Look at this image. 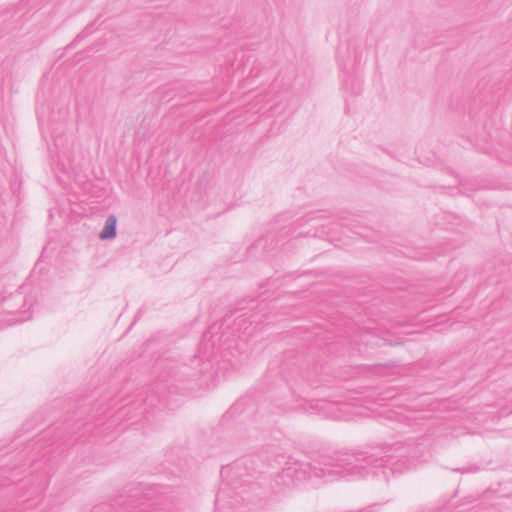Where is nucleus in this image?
<instances>
[{"label":"nucleus","mask_w":512,"mask_h":512,"mask_svg":"<svg viewBox=\"0 0 512 512\" xmlns=\"http://www.w3.org/2000/svg\"><path fill=\"white\" fill-rule=\"evenodd\" d=\"M354 452L350 458H332L330 462L325 463L324 468L313 467V474L316 477L340 478L347 475L361 474L365 470L357 462H366L375 466H383L388 461L390 455L383 449H372Z\"/></svg>","instance_id":"nucleus-1"},{"label":"nucleus","mask_w":512,"mask_h":512,"mask_svg":"<svg viewBox=\"0 0 512 512\" xmlns=\"http://www.w3.org/2000/svg\"><path fill=\"white\" fill-rule=\"evenodd\" d=\"M277 246V242L275 241V235L271 232L266 235L258 238L253 244H251L247 252L249 254L254 253H269L274 250Z\"/></svg>","instance_id":"nucleus-2"},{"label":"nucleus","mask_w":512,"mask_h":512,"mask_svg":"<svg viewBox=\"0 0 512 512\" xmlns=\"http://www.w3.org/2000/svg\"><path fill=\"white\" fill-rule=\"evenodd\" d=\"M122 504L124 508L121 512H160V509L154 503H140L134 499V496L127 498Z\"/></svg>","instance_id":"nucleus-3"},{"label":"nucleus","mask_w":512,"mask_h":512,"mask_svg":"<svg viewBox=\"0 0 512 512\" xmlns=\"http://www.w3.org/2000/svg\"><path fill=\"white\" fill-rule=\"evenodd\" d=\"M23 287L20 286L14 293H11L9 297L4 298V310L8 313H14L20 310L25 305V296Z\"/></svg>","instance_id":"nucleus-4"},{"label":"nucleus","mask_w":512,"mask_h":512,"mask_svg":"<svg viewBox=\"0 0 512 512\" xmlns=\"http://www.w3.org/2000/svg\"><path fill=\"white\" fill-rule=\"evenodd\" d=\"M117 221V217L114 214L108 216L103 229L99 233V238L101 240H111L116 237Z\"/></svg>","instance_id":"nucleus-5"},{"label":"nucleus","mask_w":512,"mask_h":512,"mask_svg":"<svg viewBox=\"0 0 512 512\" xmlns=\"http://www.w3.org/2000/svg\"><path fill=\"white\" fill-rule=\"evenodd\" d=\"M320 213L319 211H313V212H309L308 214H306L304 217L298 219L296 221V224L298 226H302L303 224L305 223H308L312 220H315L316 218L320 217Z\"/></svg>","instance_id":"nucleus-6"},{"label":"nucleus","mask_w":512,"mask_h":512,"mask_svg":"<svg viewBox=\"0 0 512 512\" xmlns=\"http://www.w3.org/2000/svg\"><path fill=\"white\" fill-rule=\"evenodd\" d=\"M479 470H480V468L477 465H470V466L464 467V468L453 469V471L460 472V473H475V472H478Z\"/></svg>","instance_id":"nucleus-7"},{"label":"nucleus","mask_w":512,"mask_h":512,"mask_svg":"<svg viewBox=\"0 0 512 512\" xmlns=\"http://www.w3.org/2000/svg\"><path fill=\"white\" fill-rule=\"evenodd\" d=\"M44 262L39 258V260L36 262L34 269L39 268V270L43 269Z\"/></svg>","instance_id":"nucleus-8"},{"label":"nucleus","mask_w":512,"mask_h":512,"mask_svg":"<svg viewBox=\"0 0 512 512\" xmlns=\"http://www.w3.org/2000/svg\"><path fill=\"white\" fill-rule=\"evenodd\" d=\"M84 32H85V31H82L79 35H77V37H76L75 41H77V40H79V39L83 38V37L85 36V35H84Z\"/></svg>","instance_id":"nucleus-9"},{"label":"nucleus","mask_w":512,"mask_h":512,"mask_svg":"<svg viewBox=\"0 0 512 512\" xmlns=\"http://www.w3.org/2000/svg\"><path fill=\"white\" fill-rule=\"evenodd\" d=\"M311 235H312V236H314V237H316V236H318V233H317V231H315V232H313Z\"/></svg>","instance_id":"nucleus-10"},{"label":"nucleus","mask_w":512,"mask_h":512,"mask_svg":"<svg viewBox=\"0 0 512 512\" xmlns=\"http://www.w3.org/2000/svg\"><path fill=\"white\" fill-rule=\"evenodd\" d=\"M92 512H99V509H98V508H94V509L92 510Z\"/></svg>","instance_id":"nucleus-11"}]
</instances>
